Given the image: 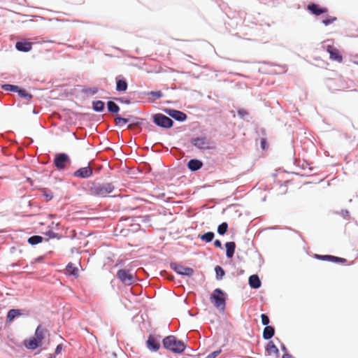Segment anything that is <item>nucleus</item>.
Masks as SVG:
<instances>
[{"instance_id":"obj_16","label":"nucleus","mask_w":358,"mask_h":358,"mask_svg":"<svg viewBox=\"0 0 358 358\" xmlns=\"http://www.w3.org/2000/svg\"><path fill=\"white\" fill-rule=\"evenodd\" d=\"M17 50L22 52H28L32 48V43L28 41H18L15 44Z\"/></svg>"},{"instance_id":"obj_23","label":"nucleus","mask_w":358,"mask_h":358,"mask_svg":"<svg viewBox=\"0 0 358 358\" xmlns=\"http://www.w3.org/2000/svg\"><path fill=\"white\" fill-rule=\"evenodd\" d=\"M21 315L20 310L19 309H11L8 311L7 314V321L11 322L13 321L17 316Z\"/></svg>"},{"instance_id":"obj_37","label":"nucleus","mask_w":358,"mask_h":358,"mask_svg":"<svg viewBox=\"0 0 358 358\" xmlns=\"http://www.w3.org/2000/svg\"><path fill=\"white\" fill-rule=\"evenodd\" d=\"M149 94L152 95L155 99H160L163 95L161 91H152Z\"/></svg>"},{"instance_id":"obj_11","label":"nucleus","mask_w":358,"mask_h":358,"mask_svg":"<svg viewBox=\"0 0 358 358\" xmlns=\"http://www.w3.org/2000/svg\"><path fill=\"white\" fill-rule=\"evenodd\" d=\"M166 114L178 121H185L187 119V115L182 111L174 109H166Z\"/></svg>"},{"instance_id":"obj_26","label":"nucleus","mask_w":358,"mask_h":358,"mask_svg":"<svg viewBox=\"0 0 358 358\" xmlns=\"http://www.w3.org/2000/svg\"><path fill=\"white\" fill-rule=\"evenodd\" d=\"M43 238L42 236L36 235V236H31L30 238H29L28 243L30 245H34L41 243L43 241Z\"/></svg>"},{"instance_id":"obj_6","label":"nucleus","mask_w":358,"mask_h":358,"mask_svg":"<svg viewBox=\"0 0 358 358\" xmlns=\"http://www.w3.org/2000/svg\"><path fill=\"white\" fill-rule=\"evenodd\" d=\"M117 277L125 285H131L135 282V276L129 271L120 269L117 273Z\"/></svg>"},{"instance_id":"obj_22","label":"nucleus","mask_w":358,"mask_h":358,"mask_svg":"<svg viewBox=\"0 0 358 358\" xmlns=\"http://www.w3.org/2000/svg\"><path fill=\"white\" fill-rule=\"evenodd\" d=\"M275 334V329L271 326H266L263 331V338L266 340L271 338Z\"/></svg>"},{"instance_id":"obj_8","label":"nucleus","mask_w":358,"mask_h":358,"mask_svg":"<svg viewBox=\"0 0 358 358\" xmlns=\"http://www.w3.org/2000/svg\"><path fill=\"white\" fill-rule=\"evenodd\" d=\"M171 268L178 274L182 275L192 276L194 271L193 268L189 267H185L180 264H171Z\"/></svg>"},{"instance_id":"obj_40","label":"nucleus","mask_w":358,"mask_h":358,"mask_svg":"<svg viewBox=\"0 0 358 358\" xmlns=\"http://www.w3.org/2000/svg\"><path fill=\"white\" fill-rule=\"evenodd\" d=\"M261 146L263 149H265L266 148V141L265 138H262Z\"/></svg>"},{"instance_id":"obj_31","label":"nucleus","mask_w":358,"mask_h":358,"mask_svg":"<svg viewBox=\"0 0 358 358\" xmlns=\"http://www.w3.org/2000/svg\"><path fill=\"white\" fill-rule=\"evenodd\" d=\"M2 89L6 91L17 92L19 87L17 85L6 84L2 85Z\"/></svg>"},{"instance_id":"obj_32","label":"nucleus","mask_w":358,"mask_h":358,"mask_svg":"<svg viewBox=\"0 0 358 358\" xmlns=\"http://www.w3.org/2000/svg\"><path fill=\"white\" fill-rule=\"evenodd\" d=\"M66 271L71 275H76L78 273V268L70 263L66 266Z\"/></svg>"},{"instance_id":"obj_17","label":"nucleus","mask_w":358,"mask_h":358,"mask_svg":"<svg viewBox=\"0 0 358 358\" xmlns=\"http://www.w3.org/2000/svg\"><path fill=\"white\" fill-rule=\"evenodd\" d=\"M45 333V329L41 325L37 327L34 337L36 338V341L40 345H41L42 341L44 339Z\"/></svg>"},{"instance_id":"obj_3","label":"nucleus","mask_w":358,"mask_h":358,"mask_svg":"<svg viewBox=\"0 0 358 358\" xmlns=\"http://www.w3.org/2000/svg\"><path fill=\"white\" fill-rule=\"evenodd\" d=\"M191 143L201 150H213L215 148L213 143L205 136L192 138Z\"/></svg>"},{"instance_id":"obj_25","label":"nucleus","mask_w":358,"mask_h":358,"mask_svg":"<svg viewBox=\"0 0 358 358\" xmlns=\"http://www.w3.org/2000/svg\"><path fill=\"white\" fill-rule=\"evenodd\" d=\"M127 89V83L124 80H117L116 90L120 92L125 91Z\"/></svg>"},{"instance_id":"obj_42","label":"nucleus","mask_w":358,"mask_h":358,"mask_svg":"<svg viewBox=\"0 0 358 358\" xmlns=\"http://www.w3.org/2000/svg\"><path fill=\"white\" fill-rule=\"evenodd\" d=\"M282 358H294L292 355L289 354L288 352H285V353L283 354Z\"/></svg>"},{"instance_id":"obj_7","label":"nucleus","mask_w":358,"mask_h":358,"mask_svg":"<svg viewBox=\"0 0 358 358\" xmlns=\"http://www.w3.org/2000/svg\"><path fill=\"white\" fill-rule=\"evenodd\" d=\"M69 157L65 153H60L56 156L54 164L58 169H64L67 163H70Z\"/></svg>"},{"instance_id":"obj_21","label":"nucleus","mask_w":358,"mask_h":358,"mask_svg":"<svg viewBox=\"0 0 358 358\" xmlns=\"http://www.w3.org/2000/svg\"><path fill=\"white\" fill-rule=\"evenodd\" d=\"M249 285L254 289H257L261 286V281L257 275H252L249 278Z\"/></svg>"},{"instance_id":"obj_5","label":"nucleus","mask_w":358,"mask_h":358,"mask_svg":"<svg viewBox=\"0 0 358 358\" xmlns=\"http://www.w3.org/2000/svg\"><path fill=\"white\" fill-rule=\"evenodd\" d=\"M153 122L157 126L163 128H171L173 126V120L169 117L157 113L153 116Z\"/></svg>"},{"instance_id":"obj_41","label":"nucleus","mask_w":358,"mask_h":358,"mask_svg":"<svg viewBox=\"0 0 358 358\" xmlns=\"http://www.w3.org/2000/svg\"><path fill=\"white\" fill-rule=\"evenodd\" d=\"M214 245L217 248H222V243H221L220 241H219V240H215L214 241Z\"/></svg>"},{"instance_id":"obj_34","label":"nucleus","mask_w":358,"mask_h":358,"mask_svg":"<svg viewBox=\"0 0 358 358\" xmlns=\"http://www.w3.org/2000/svg\"><path fill=\"white\" fill-rule=\"evenodd\" d=\"M337 20V18L336 17H334V16H328L325 19H324L322 20V23L325 25V26H328L330 24H332L334 23L335 21Z\"/></svg>"},{"instance_id":"obj_24","label":"nucleus","mask_w":358,"mask_h":358,"mask_svg":"<svg viewBox=\"0 0 358 358\" xmlns=\"http://www.w3.org/2000/svg\"><path fill=\"white\" fill-rule=\"evenodd\" d=\"M104 103L102 101H95L92 102V108L96 112H101L104 109Z\"/></svg>"},{"instance_id":"obj_4","label":"nucleus","mask_w":358,"mask_h":358,"mask_svg":"<svg viewBox=\"0 0 358 358\" xmlns=\"http://www.w3.org/2000/svg\"><path fill=\"white\" fill-rule=\"evenodd\" d=\"M210 301L217 309L224 310V294L220 289L217 288L214 290L213 294L210 296Z\"/></svg>"},{"instance_id":"obj_12","label":"nucleus","mask_w":358,"mask_h":358,"mask_svg":"<svg viewBox=\"0 0 358 358\" xmlns=\"http://www.w3.org/2000/svg\"><path fill=\"white\" fill-rule=\"evenodd\" d=\"M327 51L330 55V58L333 60L341 62L343 60L342 56L340 55L339 50L333 45H327Z\"/></svg>"},{"instance_id":"obj_18","label":"nucleus","mask_w":358,"mask_h":358,"mask_svg":"<svg viewBox=\"0 0 358 358\" xmlns=\"http://www.w3.org/2000/svg\"><path fill=\"white\" fill-rule=\"evenodd\" d=\"M203 166V162L199 159H190L188 162L187 167L192 171H197L200 169Z\"/></svg>"},{"instance_id":"obj_35","label":"nucleus","mask_w":358,"mask_h":358,"mask_svg":"<svg viewBox=\"0 0 358 358\" xmlns=\"http://www.w3.org/2000/svg\"><path fill=\"white\" fill-rule=\"evenodd\" d=\"M217 278L221 279L224 275V271L222 269V268L220 266H217L215 268Z\"/></svg>"},{"instance_id":"obj_30","label":"nucleus","mask_w":358,"mask_h":358,"mask_svg":"<svg viewBox=\"0 0 358 358\" xmlns=\"http://www.w3.org/2000/svg\"><path fill=\"white\" fill-rule=\"evenodd\" d=\"M228 229V224L227 222H223L217 227V232L220 235H224Z\"/></svg>"},{"instance_id":"obj_38","label":"nucleus","mask_w":358,"mask_h":358,"mask_svg":"<svg viewBox=\"0 0 358 358\" xmlns=\"http://www.w3.org/2000/svg\"><path fill=\"white\" fill-rule=\"evenodd\" d=\"M220 352H221V350L214 351L212 353L209 354L206 357V358H215L220 354Z\"/></svg>"},{"instance_id":"obj_1","label":"nucleus","mask_w":358,"mask_h":358,"mask_svg":"<svg viewBox=\"0 0 358 358\" xmlns=\"http://www.w3.org/2000/svg\"><path fill=\"white\" fill-rule=\"evenodd\" d=\"M162 343L165 349L176 354L182 353L186 348L185 343L173 335L166 336Z\"/></svg>"},{"instance_id":"obj_14","label":"nucleus","mask_w":358,"mask_h":358,"mask_svg":"<svg viewBox=\"0 0 358 358\" xmlns=\"http://www.w3.org/2000/svg\"><path fill=\"white\" fill-rule=\"evenodd\" d=\"M307 8L311 13L315 15H320L328 12V8H320L317 4L315 3L309 4Z\"/></svg>"},{"instance_id":"obj_44","label":"nucleus","mask_w":358,"mask_h":358,"mask_svg":"<svg viewBox=\"0 0 358 358\" xmlns=\"http://www.w3.org/2000/svg\"><path fill=\"white\" fill-rule=\"evenodd\" d=\"M281 349L284 353H285V352H287V349L284 345H282Z\"/></svg>"},{"instance_id":"obj_15","label":"nucleus","mask_w":358,"mask_h":358,"mask_svg":"<svg viewBox=\"0 0 358 358\" xmlns=\"http://www.w3.org/2000/svg\"><path fill=\"white\" fill-rule=\"evenodd\" d=\"M266 351L270 356H274L275 358L279 357V350L273 341H269L266 346Z\"/></svg>"},{"instance_id":"obj_28","label":"nucleus","mask_w":358,"mask_h":358,"mask_svg":"<svg viewBox=\"0 0 358 358\" xmlns=\"http://www.w3.org/2000/svg\"><path fill=\"white\" fill-rule=\"evenodd\" d=\"M107 105L108 110L111 113H117L120 110L119 106L112 101H109Z\"/></svg>"},{"instance_id":"obj_19","label":"nucleus","mask_w":358,"mask_h":358,"mask_svg":"<svg viewBox=\"0 0 358 358\" xmlns=\"http://www.w3.org/2000/svg\"><path fill=\"white\" fill-rule=\"evenodd\" d=\"M24 344L27 348L30 350H35L41 345L34 337L25 340Z\"/></svg>"},{"instance_id":"obj_36","label":"nucleus","mask_w":358,"mask_h":358,"mask_svg":"<svg viewBox=\"0 0 358 358\" xmlns=\"http://www.w3.org/2000/svg\"><path fill=\"white\" fill-rule=\"evenodd\" d=\"M262 323L263 325L268 326V324L270 322L269 317L266 314H262Z\"/></svg>"},{"instance_id":"obj_29","label":"nucleus","mask_w":358,"mask_h":358,"mask_svg":"<svg viewBox=\"0 0 358 358\" xmlns=\"http://www.w3.org/2000/svg\"><path fill=\"white\" fill-rule=\"evenodd\" d=\"M213 238H214V233L210 232V231L205 233L204 234H203L200 236V238L202 241H206V243H209V242L212 241Z\"/></svg>"},{"instance_id":"obj_2","label":"nucleus","mask_w":358,"mask_h":358,"mask_svg":"<svg viewBox=\"0 0 358 358\" xmlns=\"http://www.w3.org/2000/svg\"><path fill=\"white\" fill-rule=\"evenodd\" d=\"M114 190V186L112 183H93L89 189L91 195L105 197Z\"/></svg>"},{"instance_id":"obj_13","label":"nucleus","mask_w":358,"mask_h":358,"mask_svg":"<svg viewBox=\"0 0 358 358\" xmlns=\"http://www.w3.org/2000/svg\"><path fill=\"white\" fill-rule=\"evenodd\" d=\"M315 257L318 259L330 261V262H335V263L345 264L347 262L346 259L338 257H335V256H332V255H315Z\"/></svg>"},{"instance_id":"obj_20","label":"nucleus","mask_w":358,"mask_h":358,"mask_svg":"<svg viewBox=\"0 0 358 358\" xmlns=\"http://www.w3.org/2000/svg\"><path fill=\"white\" fill-rule=\"evenodd\" d=\"M226 255L228 258H231L235 252L236 244L234 242H227L225 244Z\"/></svg>"},{"instance_id":"obj_9","label":"nucleus","mask_w":358,"mask_h":358,"mask_svg":"<svg viewBox=\"0 0 358 358\" xmlns=\"http://www.w3.org/2000/svg\"><path fill=\"white\" fill-rule=\"evenodd\" d=\"M147 348L151 350L156 352L160 348L159 336L156 337L152 335H150L146 341Z\"/></svg>"},{"instance_id":"obj_27","label":"nucleus","mask_w":358,"mask_h":358,"mask_svg":"<svg viewBox=\"0 0 358 358\" xmlns=\"http://www.w3.org/2000/svg\"><path fill=\"white\" fill-rule=\"evenodd\" d=\"M17 92L20 97H22L27 101H29L32 98V95L28 93L25 90L19 88Z\"/></svg>"},{"instance_id":"obj_10","label":"nucleus","mask_w":358,"mask_h":358,"mask_svg":"<svg viewBox=\"0 0 358 358\" xmlns=\"http://www.w3.org/2000/svg\"><path fill=\"white\" fill-rule=\"evenodd\" d=\"M93 170L90 166L82 167L73 173V176L80 178H87L92 176Z\"/></svg>"},{"instance_id":"obj_43","label":"nucleus","mask_w":358,"mask_h":358,"mask_svg":"<svg viewBox=\"0 0 358 358\" xmlns=\"http://www.w3.org/2000/svg\"><path fill=\"white\" fill-rule=\"evenodd\" d=\"M139 124V122L137 121V122H134L131 124L129 125V128H132L133 126H138Z\"/></svg>"},{"instance_id":"obj_39","label":"nucleus","mask_w":358,"mask_h":358,"mask_svg":"<svg viewBox=\"0 0 358 358\" xmlns=\"http://www.w3.org/2000/svg\"><path fill=\"white\" fill-rule=\"evenodd\" d=\"M62 349H63V345L62 344H59L57 346L56 349H55V355L60 354V352L62 350Z\"/></svg>"},{"instance_id":"obj_33","label":"nucleus","mask_w":358,"mask_h":358,"mask_svg":"<svg viewBox=\"0 0 358 358\" xmlns=\"http://www.w3.org/2000/svg\"><path fill=\"white\" fill-rule=\"evenodd\" d=\"M129 120L130 118H124L120 116H117L115 119V121L117 125H124L129 121Z\"/></svg>"}]
</instances>
